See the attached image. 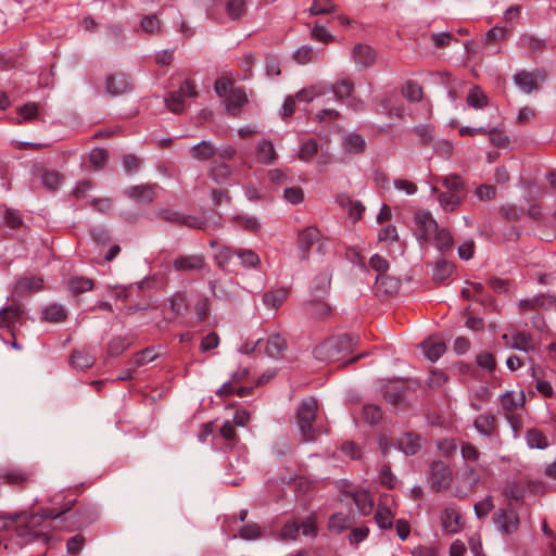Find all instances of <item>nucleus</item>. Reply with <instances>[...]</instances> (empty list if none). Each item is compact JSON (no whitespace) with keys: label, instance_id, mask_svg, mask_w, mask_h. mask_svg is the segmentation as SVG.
Wrapping results in <instances>:
<instances>
[{"label":"nucleus","instance_id":"1","mask_svg":"<svg viewBox=\"0 0 556 556\" xmlns=\"http://www.w3.org/2000/svg\"><path fill=\"white\" fill-rule=\"evenodd\" d=\"M65 510L56 513L53 509H45L38 514H14L8 515L7 519L15 525L16 536L23 542L40 541L47 544L50 541L49 530L58 520H62Z\"/></svg>","mask_w":556,"mask_h":556},{"label":"nucleus","instance_id":"2","mask_svg":"<svg viewBox=\"0 0 556 556\" xmlns=\"http://www.w3.org/2000/svg\"><path fill=\"white\" fill-rule=\"evenodd\" d=\"M358 340L357 336L350 333L332 337L314 349V357L326 363L339 362L353 352Z\"/></svg>","mask_w":556,"mask_h":556},{"label":"nucleus","instance_id":"3","mask_svg":"<svg viewBox=\"0 0 556 556\" xmlns=\"http://www.w3.org/2000/svg\"><path fill=\"white\" fill-rule=\"evenodd\" d=\"M318 410L317 400L314 397L304 399L296 410V424L303 441H315L321 433L316 424Z\"/></svg>","mask_w":556,"mask_h":556},{"label":"nucleus","instance_id":"4","mask_svg":"<svg viewBox=\"0 0 556 556\" xmlns=\"http://www.w3.org/2000/svg\"><path fill=\"white\" fill-rule=\"evenodd\" d=\"M491 471L490 465L485 462L478 465L464 464L460 475L464 485H456L453 495L458 498L466 497L483 478L491 475Z\"/></svg>","mask_w":556,"mask_h":556},{"label":"nucleus","instance_id":"5","mask_svg":"<svg viewBox=\"0 0 556 556\" xmlns=\"http://www.w3.org/2000/svg\"><path fill=\"white\" fill-rule=\"evenodd\" d=\"M453 471L448 464L442 460H434L430 464L428 484L434 492H443L451 489Z\"/></svg>","mask_w":556,"mask_h":556},{"label":"nucleus","instance_id":"6","mask_svg":"<svg viewBox=\"0 0 556 556\" xmlns=\"http://www.w3.org/2000/svg\"><path fill=\"white\" fill-rule=\"evenodd\" d=\"M300 534L311 538L316 536L317 528L313 516L286 522L278 538L280 540H295Z\"/></svg>","mask_w":556,"mask_h":556},{"label":"nucleus","instance_id":"7","mask_svg":"<svg viewBox=\"0 0 556 556\" xmlns=\"http://www.w3.org/2000/svg\"><path fill=\"white\" fill-rule=\"evenodd\" d=\"M327 89L333 93L338 101L346 103L352 110L358 111L364 108V102L353 96L354 83L350 78H341L332 86H327Z\"/></svg>","mask_w":556,"mask_h":556},{"label":"nucleus","instance_id":"8","mask_svg":"<svg viewBox=\"0 0 556 556\" xmlns=\"http://www.w3.org/2000/svg\"><path fill=\"white\" fill-rule=\"evenodd\" d=\"M415 224L417 226V239L420 245L427 244L435 230L438 223L429 211H419L415 214Z\"/></svg>","mask_w":556,"mask_h":556},{"label":"nucleus","instance_id":"9","mask_svg":"<svg viewBox=\"0 0 556 556\" xmlns=\"http://www.w3.org/2000/svg\"><path fill=\"white\" fill-rule=\"evenodd\" d=\"M493 522L503 534H513L518 530L520 521L518 514L514 509L506 508L494 514Z\"/></svg>","mask_w":556,"mask_h":556},{"label":"nucleus","instance_id":"10","mask_svg":"<svg viewBox=\"0 0 556 556\" xmlns=\"http://www.w3.org/2000/svg\"><path fill=\"white\" fill-rule=\"evenodd\" d=\"M502 339L514 350L530 353L536 350V342L532 336L526 331H515L510 334L504 333Z\"/></svg>","mask_w":556,"mask_h":556},{"label":"nucleus","instance_id":"11","mask_svg":"<svg viewBox=\"0 0 556 556\" xmlns=\"http://www.w3.org/2000/svg\"><path fill=\"white\" fill-rule=\"evenodd\" d=\"M320 231L315 226H307L298 233V247L300 258L306 261L309 257V251L317 241L320 240Z\"/></svg>","mask_w":556,"mask_h":556},{"label":"nucleus","instance_id":"12","mask_svg":"<svg viewBox=\"0 0 556 556\" xmlns=\"http://www.w3.org/2000/svg\"><path fill=\"white\" fill-rule=\"evenodd\" d=\"M25 309L18 303H12L0 309V326L14 329L22 326L25 320Z\"/></svg>","mask_w":556,"mask_h":556},{"label":"nucleus","instance_id":"13","mask_svg":"<svg viewBox=\"0 0 556 556\" xmlns=\"http://www.w3.org/2000/svg\"><path fill=\"white\" fill-rule=\"evenodd\" d=\"M440 519L443 531L446 534H456L460 532L462 529L464 528L463 517L458 509L453 506L445 507L441 511Z\"/></svg>","mask_w":556,"mask_h":556},{"label":"nucleus","instance_id":"14","mask_svg":"<svg viewBox=\"0 0 556 556\" xmlns=\"http://www.w3.org/2000/svg\"><path fill=\"white\" fill-rule=\"evenodd\" d=\"M205 267V258L201 254L180 255L173 261L176 271H201Z\"/></svg>","mask_w":556,"mask_h":556},{"label":"nucleus","instance_id":"15","mask_svg":"<svg viewBox=\"0 0 556 556\" xmlns=\"http://www.w3.org/2000/svg\"><path fill=\"white\" fill-rule=\"evenodd\" d=\"M473 427L483 438H492L498 434L497 419L490 413L477 416L473 420Z\"/></svg>","mask_w":556,"mask_h":556},{"label":"nucleus","instance_id":"16","mask_svg":"<svg viewBox=\"0 0 556 556\" xmlns=\"http://www.w3.org/2000/svg\"><path fill=\"white\" fill-rule=\"evenodd\" d=\"M501 408L506 414H513L526 404V395L523 391H506L498 397Z\"/></svg>","mask_w":556,"mask_h":556},{"label":"nucleus","instance_id":"17","mask_svg":"<svg viewBox=\"0 0 556 556\" xmlns=\"http://www.w3.org/2000/svg\"><path fill=\"white\" fill-rule=\"evenodd\" d=\"M43 288V280L38 276H22L18 277L13 286L12 293L14 295H22L27 292H38Z\"/></svg>","mask_w":556,"mask_h":556},{"label":"nucleus","instance_id":"18","mask_svg":"<svg viewBox=\"0 0 556 556\" xmlns=\"http://www.w3.org/2000/svg\"><path fill=\"white\" fill-rule=\"evenodd\" d=\"M287 351V341L280 334H271L264 339L263 352L271 358H281Z\"/></svg>","mask_w":556,"mask_h":556},{"label":"nucleus","instance_id":"19","mask_svg":"<svg viewBox=\"0 0 556 556\" xmlns=\"http://www.w3.org/2000/svg\"><path fill=\"white\" fill-rule=\"evenodd\" d=\"M375 50L367 45L357 43L352 51V58L359 68H367L376 61Z\"/></svg>","mask_w":556,"mask_h":556},{"label":"nucleus","instance_id":"20","mask_svg":"<svg viewBox=\"0 0 556 556\" xmlns=\"http://www.w3.org/2000/svg\"><path fill=\"white\" fill-rule=\"evenodd\" d=\"M354 502L358 513L367 516L372 511L374 500L370 493L364 489H355L348 493Z\"/></svg>","mask_w":556,"mask_h":556},{"label":"nucleus","instance_id":"21","mask_svg":"<svg viewBox=\"0 0 556 556\" xmlns=\"http://www.w3.org/2000/svg\"><path fill=\"white\" fill-rule=\"evenodd\" d=\"M156 185H137L125 190V194L137 202L150 203L155 197Z\"/></svg>","mask_w":556,"mask_h":556},{"label":"nucleus","instance_id":"22","mask_svg":"<svg viewBox=\"0 0 556 556\" xmlns=\"http://www.w3.org/2000/svg\"><path fill=\"white\" fill-rule=\"evenodd\" d=\"M212 223L207 218L202 219L198 216L186 215L182 214L181 226H186L193 229H207V228H219L220 227V216L214 213Z\"/></svg>","mask_w":556,"mask_h":556},{"label":"nucleus","instance_id":"23","mask_svg":"<svg viewBox=\"0 0 556 556\" xmlns=\"http://www.w3.org/2000/svg\"><path fill=\"white\" fill-rule=\"evenodd\" d=\"M247 102L248 97L242 88L231 89L225 100L226 111L231 115H236Z\"/></svg>","mask_w":556,"mask_h":556},{"label":"nucleus","instance_id":"24","mask_svg":"<svg viewBox=\"0 0 556 556\" xmlns=\"http://www.w3.org/2000/svg\"><path fill=\"white\" fill-rule=\"evenodd\" d=\"M307 316L314 319H325L331 314V306L319 299L311 300L304 305Z\"/></svg>","mask_w":556,"mask_h":556},{"label":"nucleus","instance_id":"25","mask_svg":"<svg viewBox=\"0 0 556 556\" xmlns=\"http://www.w3.org/2000/svg\"><path fill=\"white\" fill-rule=\"evenodd\" d=\"M331 283V274L326 270L318 274L312 281L311 294L316 299L323 298L328 293Z\"/></svg>","mask_w":556,"mask_h":556},{"label":"nucleus","instance_id":"26","mask_svg":"<svg viewBox=\"0 0 556 556\" xmlns=\"http://www.w3.org/2000/svg\"><path fill=\"white\" fill-rule=\"evenodd\" d=\"M425 356L431 361L437 362L446 351V345L439 339H429L421 344Z\"/></svg>","mask_w":556,"mask_h":556},{"label":"nucleus","instance_id":"27","mask_svg":"<svg viewBox=\"0 0 556 556\" xmlns=\"http://www.w3.org/2000/svg\"><path fill=\"white\" fill-rule=\"evenodd\" d=\"M397 445L405 455H414L420 450V438L417 434L406 432L399 438Z\"/></svg>","mask_w":556,"mask_h":556},{"label":"nucleus","instance_id":"28","mask_svg":"<svg viewBox=\"0 0 556 556\" xmlns=\"http://www.w3.org/2000/svg\"><path fill=\"white\" fill-rule=\"evenodd\" d=\"M211 247L216 248L214 260L217 266L225 269L229 266L233 256H236V249L227 245H219L215 241H211Z\"/></svg>","mask_w":556,"mask_h":556},{"label":"nucleus","instance_id":"29","mask_svg":"<svg viewBox=\"0 0 556 556\" xmlns=\"http://www.w3.org/2000/svg\"><path fill=\"white\" fill-rule=\"evenodd\" d=\"M338 203L342 207H346L349 210V216L353 219V222L361 219L363 213L365 212V205L361 201L352 200L346 194L339 195Z\"/></svg>","mask_w":556,"mask_h":556},{"label":"nucleus","instance_id":"30","mask_svg":"<svg viewBox=\"0 0 556 556\" xmlns=\"http://www.w3.org/2000/svg\"><path fill=\"white\" fill-rule=\"evenodd\" d=\"M516 86L525 93H530L538 89L535 75L528 71H520L514 75Z\"/></svg>","mask_w":556,"mask_h":556},{"label":"nucleus","instance_id":"31","mask_svg":"<svg viewBox=\"0 0 556 556\" xmlns=\"http://www.w3.org/2000/svg\"><path fill=\"white\" fill-rule=\"evenodd\" d=\"M236 257L245 269H257L261 266L258 254L251 249H236Z\"/></svg>","mask_w":556,"mask_h":556},{"label":"nucleus","instance_id":"32","mask_svg":"<svg viewBox=\"0 0 556 556\" xmlns=\"http://www.w3.org/2000/svg\"><path fill=\"white\" fill-rule=\"evenodd\" d=\"M256 157L264 165L273 164L277 160L274 144L269 140H262L256 147Z\"/></svg>","mask_w":556,"mask_h":556},{"label":"nucleus","instance_id":"33","mask_svg":"<svg viewBox=\"0 0 556 556\" xmlns=\"http://www.w3.org/2000/svg\"><path fill=\"white\" fill-rule=\"evenodd\" d=\"M376 287L378 291L383 292L384 294L392 295L400 290L401 281L397 278L389 276L387 274L377 275Z\"/></svg>","mask_w":556,"mask_h":556},{"label":"nucleus","instance_id":"34","mask_svg":"<svg viewBox=\"0 0 556 556\" xmlns=\"http://www.w3.org/2000/svg\"><path fill=\"white\" fill-rule=\"evenodd\" d=\"M71 366L78 370L91 367L94 363V355L85 350H75L71 354Z\"/></svg>","mask_w":556,"mask_h":556},{"label":"nucleus","instance_id":"35","mask_svg":"<svg viewBox=\"0 0 556 556\" xmlns=\"http://www.w3.org/2000/svg\"><path fill=\"white\" fill-rule=\"evenodd\" d=\"M105 87L108 93L112 96H118L124 93L128 89L129 83L127 77L123 74L111 75L106 79Z\"/></svg>","mask_w":556,"mask_h":556},{"label":"nucleus","instance_id":"36","mask_svg":"<svg viewBox=\"0 0 556 556\" xmlns=\"http://www.w3.org/2000/svg\"><path fill=\"white\" fill-rule=\"evenodd\" d=\"M343 147L349 153L359 154L365 151L366 141L361 135L351 132L344 136Z\"/></svg>","mask_w":556,"mask_h":556},{"label":"nucleus","instance_id":"37","mask_svg":"<svg viewBox=\"0 0 556 556\" xmlns=\"http://www.w3.org/2000/svg\"><path fill=\"white\" fill-rule=\"evenodd\" d=\"M375 520L380 529H391L393 527L394 514L384 504L379 503L375 514Z\"/></svg>","mask_w":556,"mask_h":556},{"label":"nucleus","instance_id":"38","mask_svg":"<svg viewBox=\"0 0 556 556\" xmlns=\"http://www.w3.org/2000/svg\"><path fill=\"white\" fill-rule=\"evenodd\" d=\"M327 92H328L327 85L317 84V85L301 89L299 92L295 93V98H296V100L302 101V102H311L315 98L324 96Z\"/></svg>","mask_w":556,"mask_h":556},{"label":"nucleus","instance_id":"39","mask_svg":"<svg viewBox=\"0 0 556 556\" xmlns=\"http://www.w3.org/2000/svg\"><path fill=\"white\" fill-rule=\"evenodd\" d=\"M459 448L465 464L478 465L483 462L480 460L481 452L472 443L462 442Z\"/></svg>","mask_w":556,"mask_h":556},{"label":"nucleus","instance_id":"40","mask_svg":"<svg viewBox=\"0 0 556 556\" xmlns=\"http://www.w3.org/2000/svg\"><path fill=\"white\" fill-rule=\"evenodd\" d=\"M453 273V264L441 260L438 261L432 270V279L437 283L444 282Z\"/></svg>","mask_w":556,"mask_h":556},{"label":"nucleus","instance_id":"41","mask_svg":"<svg viewBox=\"0 0 556 556\" xmlns=\"http://www.w3.org/2000/svg\"><path fill=\"white\" fill-rule=\"evenodd\" d=\"M66 309L63 305L51 304L43 308L42 318L51 323H60L66 318Z\"/></svg>","mask_w":556,"mask_h":556},{"label":"nucleus","instance_id":"42","mask_svg":"<svg viewBox=\"0 0 556 556\" xmlns=\"http://www.w3.org/2000/svg\"><path fill=\"white\" fill-rule=\"evenodd\" d=\"M526 441L530 448L544 450L548 446L547 438L538 429L527 430Z\"/></svg>","mask_w":556,"mask_h":556},{"label":"nucleus","instance_id":"43","mask_svg":"<svg viewBox=\"0 0 556 556\" xmlns=\"http://www.w3.org/2000/svg\"><path fill=\"white\" fill-rule=\"evenodd\" d=\"M94 287L93 280L84 277V276H76L68 280V289L74 294L84 293L87 291L92 290Z\"/></svg>","mask_w":556,"mask_h":556},{"label":"nucleus","instance_id":"44","mask_svg":"<svg viewBox=\"0 0 556 556\" xmlns=\"http://www.w3.org/2000/svg\"><path fill=\"white\" fill-rule=\"evenodd\" d=\"M438 201L445 212H451L460 204L462 198L456 192L446 191L439 193Z\"/></svg>","mask_w":556,"mask_h":556},{"label":"nucleus","instance_id":"45","mask_svg":"<svg viewBox=\"0 0 556 556\" xmlns=\"http://www.w3.org/2000/svg\"><path fill=\"white\" fill-rule=\"evenodd\" d=\"M192 157L199 161H207L215 154L213 144L208 141H201L191 149Z\"/></svg>","mask_w":556,"mask_h":556},{"label":"nucleus","instance_id":"46","mask_svg":"<svg viewBox=\"0 0 556 556\" xmlns=\"http://www.w3.org/2000/svg\"><path fill=\"white\" fill-rule=\"evenodd\" d=\"M402 94L410 102H418L422 98V88L418 83L408 80L402 87Z\"/></svg>","mask_w":556,"mask_h":556},{"label":"nucleus","instance_id":"47","mask_svg":"<svg viewBox=\"0 0 556 556\" xmlns=\"http://www.w3.org/2000/svg\"><path fill=\"white\" fill-rule=\"evenodd\" d=\"M431 239H433L435 247L440 251H447L453 245V238L451 233L444 228L438 227V230L433 232Z\"/></svg>","mask_w":556,"mask_h":556},{"label":"nucleus","instance_id":"48","mask_svg":"<svg viewBox=\"0 0 556 556\" xmlns=\"http://www.w3.org/2000/svg\"><path fill=\"white\" fill-rule=\"evenodd\" d=\"M287 293L283 289L267 291L263 294V303L268 308H278L286 300Z\"/></svg>","mask_w":556,"mask_h":556},{"label":"nucleus","instance_id":"49","mask_svg":"<svg viewBox=\"0 0 556 556\" xmlns=\"http://www.w3.org/2000/svg\"><path fill=\"white\" fill-rule=\"evenodd\" d=\"M318 152V142L316 139L304 141L299 150L298 156L303 162H311Z\"/></svg>","mask_w":556,"mask_h":556},{"label":"nucleus","instance_id":"50","mask_svg":"<svg viewBox=\"0 0 556 556\" xmlns=\"http://www.w3.org/2000/svg\"><path fill=\"white\" fill-rule=\"evenodd\" d=\"M518 46L529 52H536L544 47V40L536 38L532 35H521L518 39Z\"/></svg>","mask_w":556,"mask_h":556},{"label":"nucleus","instance_id":"51","mask_svg":"<svg viewBox=\"0 0 556 556\" xmlns=\"http://www.w3.org/2000/svg\"><path fill=\"white\" fill-rule=\"evenodd\" d=\"M350 526V520L348 517L342 513H336L331 515L328 522V528L330 531L334 533H341L345 529H348Z\"/></svg>","mask_w":556,"mask_h":556},{"label":"nucleus","instance_id":"52","mask_svg":"<svg viewBox=\"0 0 556 556\" xmlns=\"http://www.w3.org/2000/svg\"><path fill=\"white\" fill-rule=\"evenodd\" d=\"M362 416L365 422L369 425H376L382 418V410L377 405L366 404L363 407Z\"/></svg>","mask_w":556,"mask_h":556},{"label":"nucleus","instance_id":"53","mask_svg":"<svg viewBox=\"0 0 556 556\" xmlns=\"http://www.w3.org/2000/svg\"><path fill=\"white\" fill-rule=\"evenodd\" d=\"M231 169L225 163H218L212 166L210 177L217 184H224L230 176Z\"/></svg>","mask_w":556,"mask_h":556},{"label":"nucleus","instance_id":"54","mask_svg":"<svg viewBox=\"0 0 556 556\" xmlns=\"http://www.w3.org/2000/svg\"><path fill=\"white\" fill-rule=\"evenodd\" d=\"M467 103L473 109H482L486 105L488 98L479 87H473L468 93Z\"/></svg>","mask_w":556,"mask_h":556},{"label":"nucleus","instance_id":"55","mask_svg":"<svg viewBox=\"0 0 556 556\" xmlns=\"http://www.w3.org/2000/svg\"><path fill=\"white\" fill-rule=\"evenodd\" d=\"M165 104L174 113H180L185 109V100L181 92L172 91L165 97Z\"/></svg>","mask_w":556,"mask_h":556},{"label":"nucleus","instance_id":"56","mask_svg":"<svg viewBox=\"0 0 556 556\" xmlns=\"http://www.w3.org/2000/svg\"><path fill=\"white\" fill-rule=\"evenodd\" d=\"M157 357V353L154 348H147L138 352L132 358V365L135 368L141 367L149 364Z\"/></svg>","mask_w":556,"mask_h":556},{"label":"nucleus","instance_id":"57","mask_svg":"<svg viewBox=\"0 0 556 556\" xmlns=\"http://www.w3.org/2000/svg\"><path fill=\"white\" fill-rule=\"evenodd\" d=\"M255 62L256 56L253 52L249 51L243 54L239 62V66L243 72L241 79L245 80L252 77V67L254 66Z\"/></svg>","mask_w":556,"mask_h":556},{"label":"nucleus","instance_id":"58","mask_svg":"<svg viewBox=\"0 0 556 556\" xmlns=\"http://www.w3.org/2000/svg\"><path fill=\"white\" fill-rule=\"evenodd\" d=\"M129 345L130 342L125 337H115L109 342L108 354L113 357L118 356L128 349Z\"/></svg>","mask_w":556,"mask_h":556},{"label":"nucleus","instance_id":"59","mask_svg":"<svg viewBox=\"0 0 556 556\" xmlns=\"http://www.w3.org/2000/svg\"><path fill=\"white\" fill-rule=\"evenodd\" d=\"M18 116L21 119L18 121V124L22 122H28L33 121L38 116L39 113V105L35 102H28L21 106L17 111Z\"/></svg>","mask_w":556,"mask_h":556},{"label":"nucleus","instance_id":"60","mask_svg":"<svg viewBox=\"0 0 556 556\" xmlns=\"http://www.w3.org/2000/svg\"><path fill=\"white\" fill-rule=\"evenodd\" d=\"M41 182L45 188L54 191L61 184V176L55 170H45L41 174Z\"/></svg>","mask_w":556,"mask_h":556},{"label":"nucleus","instance_id":"61","mask_svg":"<svg viewBox=\"0 0 556 556\" xmlns=\"http://www.w3.org/2000/svg\"><path fill=\"white\" fill-rule=\"evenodd\" d=\"M226 11L231 18H240L245 14V2L243 0H228L226 3Z\"/></svg>","mask_w":556,"mask_h":556},{"label":"nucleus","instance_id":"62","mask_svg":"<svg viewBox=\"0 0 556 556\" xmlns=\"http://www.w3.org/2000/svg\"><path fill=\"white\" fill-rule=\"evenodd\" d=\"M239 536L247 541L257 540L262 536V530L258 525L250 522L240 528Z\"/></svg>","mask_w":556,"mask_h":556},{"label":"nucleus","instance_id":"63","mask_svg":"<svg viewBox=\"0 0 556 556\" xmlns=\"http://www.w3.org/2000/svg\"><path fill=\"white\" fill-rule=\"evenodd\" d=\"M89 161L94 169H101L108 161V151L102 148H94L89 154Z\"/></svg>","mask_w":556,"mask_h":556},{"label":"nucleus","instance_id":"64","mask_svg":"<svg viewBox=\"0 0 556 556\" xmlns=\"http://www.w3.org/2000/svg\"><path fill=\"white\" fill-rule=\"evenodd\" d=\"M140 27L148 34H154L160 30L161 22L155 14L143 15L140 22Z\"/></svg>","mask_w":556,"mask_h":556}]
</instances>
